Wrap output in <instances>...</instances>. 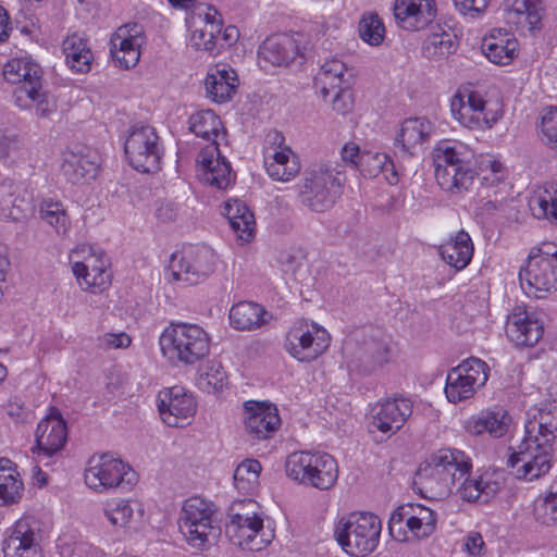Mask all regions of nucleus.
Masks as SVG:
<instances>
[{"instance_id": "1", "label": "nucleus", "mask_w": 557, "mask_h": 557, "mask_svg": "<svg viewBox=\"0 0 557 557\" xmlns=\"http://www.w3.org/2000/svg\"><path fill=\"white\" fill-rule=\"evenodd\" d=\"M471 459L456 448H442L423 461L414 478L419 493L428 499L443 500L455 495L469 503L494 495L498 485L482 476H471Z\"/></svg>"}, {"instance_id": "2", "label": "nucleus", "mask_w": 557, "mask_h": 557, "mask_svg": "<svg viewBox=\"0 0 557 557\" xmlns=\"http://www.w3.org/2000/svg\"><path fill=\"white\" fill-rule=\"evenodd\" d=\"M3 77L10 84L18 85L13 98L22 110H33L38 117H49L57 111V99L42 88L41 67L30 58H16L3 66Z\"/></svg>"}, {"instance_id": "3", "label": "nucleus", "mask_w": 557, "mask_h": 557, "mask_svg": "<svg viewBox=\"0 0 557 557\" xmlns=\"http://www.w3.org/2000/svg\"><path fill=\"white\" fill-rule=\"evenodd\" d=\"M345 174L335 162L311 164L304 172L298 185V197L302 206L314 212L333 208L343 193Z\"/></svg>"}, {"instance_id": "4", "label": "nucleus", "mask_w": 557, "mask_h": 557, "mask_svg": "<svg viewBox=\"0 0 557 557\" xmlns=\"http://www.w3.org/2000/svg\"><path fill=\"white\" fill-rule=\"evenodd\" d=\"M449 107L453 119L471 131L491 129L504 115L498 97H488L470 85L457 89Z\"/></svg>"}, {"instance_id": "5", "label": "nucleus", "mask_w": 557, "mask_h": 557, "mask_svg": "<svg viewBox=\"0 0 557 557\" xmlns=\"http://www.w3.org/2000/svg\"><path fill=\"white\" fill-rule=\"evenodd\" d=\"M228 518L225 533L234 545L259 552L270 544L273 535L264 532L263 512L257 502L252 499L234 502L230 507Z\"/></svg>"}, {"instance_id": "6", "label": "nucleus", "mask_w": 557, "mask_h": 557, "mask_svg": "<svg viewBox=\"0 0 557 557\" xmlns=\"http://www.w3.org/2000/svg\"><path fill=\"white\" fill-rule=\"evenodd\" d=\"M159 343L164 357L184 364H194L210 351V337L198 324L171 323Z\"/></svg>"}, {"instance_id": "7", "label": "nucleus", "mask_w": 557, "mask_h": 557, "mask_svg": "<svg viewBox=\"0 0 557 557\" xmlns=\"http://www.w3.org/2000/svg\"><path fill=\"white\" fill-rule=\"evenodd\" d=\"M381 530V521L375 515L351 512L338 518L334 535L346 554L366 557L376 548Z\"/></svg>"}, {"instance_id": "8", "label": "nucleus", "mask_w": 557, "mask_h": 557, "mask_svg": "<svg viewBox=\"0 0 557 557\" xmlns=\"http://www.w3.org/2000/svg\"><path fill=\"white\" fill-rule=\"evenodd\" d=\"M286 474L300 484L326 491L338 479V466L333 456L323 451H295L285 462Z\"/></svg>"}, {"instance_id": "9", "label": "nucleus", "mask_w": 557, "mask_h": 557, "mask_svg": "<svg viewBox=\"0 0 557 557\" xmlns=\"http://www.w3.org/2000/svg\"><path fill=\"white\" fill-rule=\"evenodd\" d=\"M522 289L536 298L557 290V247L543 244L532 248L519 271Z\"/></svg>"}, {"instance_id": "10", "label": "nucleus", "mask_w": 557, "mask_h": 557, "mask_svg": "<svg viewBox=\"0 0 557 557\" xmlns=\"http://www.w3.org/2000/svg\"><path fill=\"white\" fill-rule=\"evenodd\" d=\"M215 507L201 497H190L184 502L180 512V530L187 543L196 548H205L220 535Z\"/></svg>"}, {"instance_id": "11", "label": "nucleus", "mask_w": 557, "mask_h": 557, "mask_svg": "<svg viewBox=\"0 0 557 557\" xmlns=\"http://www.w3.org/2000/svg\"><path fill=\"white\" fill-rule=\"evenodd\" d=\"M85 483L96 492L109 490L131 491L137 482L136 472L110 454L94 455L85 470Z\"/></svg>"}, {"instance_id": "12", "label": "nucleus", "mask_w": 557, "mask_h": 557, "mask_svg": "<svg viewBox=\"0 0 557 557\" xmlns=\"http://www.w3.org/2000/svg\"><path fill=\"white\" fill-rule=\"evenodd\" d=\"M437 524V512L421 504H405L393 511L388 521L392 537L412 542L431 536Z\"/></svg>"}, {"instance_id": "13", "label": "nucleus", "mask_w": 557, "mask_h": 557, "mask_svg": "<svg viewBox=\"0 0 557 557\" xmlns=\"http://www.w3.org/2000/svg\"><path fill=\"white\" fill-rule=\"evenodd\" d=\"M330 342V334L324 327L313 321L300 319L289 329L285 348L298 361L310 362L329 348Z\"/></svg>"}, {"instance_id": "14", "label": "nucleus", "mask_w": 557, "mask_h": 557, "mask_svg": "<svg viewBox=\"0 0 557 557\" xmlns=\"http://www.w3.org/2000/svg\"><path fill=\"white\" fill-rule=\"evenodd\" d=\"M553 445L522 437L520 444L509 455L507 466L520 480L533 481L550 470Z\"/></svg>"}, {"instance_id": "15", "label": "nucleus", "mask_w": 557, "mask_h": 557, "mask_svg": "<svg viewBox=\"0 0 557 557\" xmlns=\"http://www.w3.org/2000/svg\"><path fill=\"white\" fill-rule=\"evenodd\" d=\"M490 368L479 358H469L453 368L446 377L445 395L449 403L470 399L488 380Z\"/></svg>"}, {"instance_id": "16", "label": "nucleus", "mask_w": 557, "mask_h": 557, "mask_svg": "<svg viewBox=\"0 0 557 557\" xmlns=\"http://www.w3.org/2000/svg\"><path fill=\"white\" fill-rule=\"evenodd\" d=\"M124 150L131 165L138 172L151 173L160 169L162 148L153 127L134 126L125 140Z\"/></svg>"}, {"instance_id": "17", "label": "nucleus", "mask_w": 557, "mask_h": 557, "mask_svg": "<svg viewBox=\"0 0 557 557\" xmlns=\"http://www.w3.org/2000/svg\"><path fill=\"white\" fill-rule=\"evenodd\" d=\"M216 256L206 246H190L173 256L171 276L184 285H196L209 277L215 270Z\"/></svg>"}, {"instance_id": "18", "label": "nucleus", "mask_w": 557, "mask_h": 557, "mask_svg": "<svg viewBox=\"0 0 557 557\" xmlns=\"http://www.w3.org/2000/svg\"><path fill=\"white\" fill-rule=\"evenodd\" d=\"M263 161L268 175L277 182H289L300 172L298 156L285 144L277 131L267 134L263 145Z\"/></svg>"}, {"instance_id": "19", "label": "nucleus", "mask_w": 557, "mask_h": 557, "mask_svg": "<svg viewBox=\"0 0 557 557\" xmlns=\"http://www.w3.org/2000/svg\"><path fill=\"white\" fill-rule=\"evenodd\" d=\"M39 521L25 516L7 529L2 541L3 557H42Z\"/></svg>"}, {"instance_id": "20", "label": "nucleus", "mask_w": 557, "mask_h": 557, "mask_svg": "<svg viewBox=\"0 0 557 557\" xmlns=\"http://www.w3.org/2000/svg\"><path fill=\"white\" fill-rule=\"evenodd\" d=\"M161 420L172 428H184L191 423L197 411V401L191 393L182 386L163 388L157 396Z\"/></svg>"}, {"instance_id": "21", "label": "nucleus", "mask_w": 557, "mask_h": 557, "mask_svg": "<svg viewBox=\"0 0 557 557\" xmlns=\"http://www.w3.org/2000/svg\"><path fill=\"white\" fill-rule=\"evenodd\" d=\"M187 23L190 32L189 46L197 51L216 54V38L222 27L221 13L212 5L198 7Z\"/></svg>"}, {"instance_id": "22", "label": "nucleus", "mask_w": 557, "mask_h": 557, "mask_svg": "<svg viewBox=\"0 0 557 557\" xmlns=\"http://www.w3.org/2000/svg\"><path fill=\"white\" fill-rule=\"evenodd\" d=\"M242 418L245 432L259 441L271 438L281 426L278 410L270 401H245Z\"/></svg>"}, {"instance_id": "23", "label": "nucleus", "mask_w": 557, "mask_h": 557, "mask_svg": "<svg viewBox=\"0 0 557 557\" xmlns=\"http://www.w3.org/2000/svg\"><path fill=\"white\" fill-rule=\"evenodd\" d=\"M147 38L143 25L129 23L120 26L111 36V54L123 69L134 67L140 59Z\"/></svg>"}, {"instance_id": "24", "label": "nucleus", "mask_w": 557, "mask_h": 557, "mask_svg": "<svg viewBox=\"0 0 557 557\" xmlns=\"http://www.w3.org/2000/svg\"><path fill=\"white\" fill-rule=\"evenodd\" d=\"M305 37L301 34H281L267 38L261 45L258 57L262 64L287 66L302 57Z\"/></svg>"}, {"instance_id": "25", "label": "nucleus", "mask_w": 557, "mask_h": 557, "mask_svg": "<svg viewBox=\"0 0 557 557\" xmlns=\"http://www.w3.org/2000/svg\"><path fill=\"white\" fill-rule=\"evenodd\" d=\"M412 413V401L401 395L377 401L371 408V425L382 433H396Z\"/></svg>"}, {"instance_id": "26", "label": "nucleus", "mask_w": 557, "mask_h": 557, "mask_svg": "<svg viewBox=\"0 0 557 557\" xmlns=\"http://www.w3.org/2000/svg\"><path fill=\"white\" fill-rule=\"evenodd\" d=\"M102 513L108 522L117 530L136 532L146 522L145 506L138 499L109 498L103 503Z\"/></svg>"}, {"instance_id": "27", "label": "nucleus", "mask_w": 557, "mask_h": 557, "mask_svg": "<svg viewBox=\"0 0 557 557\" xmlns=\"http://www.w3.org/2000/svg\"><path fill=\"white\" fill-rule=\"evenodd\" d=\"M393 12L400 28L417 32L435 18L437 8L435 0H395Z\"/></svg>"}, {"instance_id": "28", "label": "nucleus", "mask_w": 557, "mask_h": 557, "mask_svg": "<svg viewBox=\"0 0 557 557\" xmlns=\"http://www.w3.org/2000/svg\"><path fill=\"white\" fill-rule=\"evenodd\" d=\"M197 163V175L205 184L218 189H225L234 181L231 165L221 157L216 145H208L202 148Z\"/></svg>"}, {"instance_id": "29", "label": "nucleus", "mask_w": 557, "mask_h": 557, "mask_svg": "<svg viewBox=\"0 0 557 557\" xmlns=\"http://www.w3.org/2000/svg\"><path fill=\"white\" fill-rule=\"evenodd\" d=\"M524 437L553 445L557 437V403H545L529 409Z\"/></svg>"}, {"instance_id": "30", "label": "nucleus", "mask_w": 557, "mask_h": 557, "mask_svg": "<svg viewBox=\"0 0 557 557\" xmlns=\"http://www.w3.org/2000/svg\"><path fill=\"white\" fill-rule=\"evenodd\" d=\"M98 157L86 147L69 149L62 154L61 171L67 181L81 184L94 180L98 172Z\"/></svg>"}, {"instance_id": "31", "label": "nucleus", "mask_w": 557, "mask_h": 557, "mask_svg": "<svg viewBox=\"0 0 557 557\" xmlns=\"http://www.w3.org/2000/svg\"><path fill=\"white\" fill-rule=\"evenodd\" d=\"M35 437L38 457H51L66 442V423L59 413L52 412L38 423Z\"/></svg>"}, {"instance_id": "32", "label": "nucleus", "mask_w": 557, "mask_h": 557, "mask_svg": "<svg viewBox=\"0 0 557 557\" xmlns=\"http://www.w3.org/2000/svg\"><path fill=\"white\" fill-rule=\"evenodd\" d=\"M481 51L490 62L505 66L518 55L519 44L512 33L504 28H494L483 37Z\"/></svg>"}, {"instance_id": "33", "label": "nucleus", "mask_w": 557, "mask_h": 557, "mask_svg": "<svg viewBox=\"0 0 557 557\" xmlns=\"http://www.w3.org/2000/svg\"><path fill=\"white\" fill-rule=\"evenodd\" d=\"M506 333L517 346H533L542 338L544 327L533 314L517 309L507 317Z\"/></svg>"}, {"instance_id": "34", "label": "nucleus", "mask_w": 557, "mask_h": 557, "mask_svg": "<svg viewBox=\"0 0 557 557\" xmlns=\"http://www.w3.org/2000/svg\"><path fill=\"white\" fill-rule=\"evenodd\" d=\"M512 422L511 416L502 407L481 411L465 421V429L471 435L487 433L499 438L507 434Z\"/></svg>"}, {"instance_id": "35", "label": "nucleus", "mask_w": 557, "mask_h": 557, "mask_svg": "<svg viewBox=\"0 0 557 557\" xmlns=\"http://www.w3.org/2000/svg\"><path fill=\"white\" fill-rule=\"evenodd\" d=\"M238 86L236 72L227 64L211 66L205 79L207 97L216 103H224L235 95Z\"/></svg>"}, {"instance_id": "36", "label": "nucleus", "mask_w": 557, "mask_h": 557, "mask_svg": "<svg viewBox=\"0 0 557 557\" xmlns=\"http://www.w3.org/2000/svg\"><path fill=\"white\" fill-rule=\"evenodd\" d=\"M505 18L518 29L533 32L540 29L542 5L540 0H505Z\"/></svg>"}, {"instance_id": "37", "label": "nucleus", "mask_w": 557, "mask_h": 557, "mask_svg": "<svg viewBox=\"0 0 557 557\" xmlns=\"http://www.w3.org/2000/svg\"><path fill=\"white\" fill-rule=\"evenodd\" d=\"M433 131L434 125L426 117L406 119L395 136V146L404 152L413 154L417 147L430 139Z\"/></svg>"}, {"instance_id": "38", "label": "nucleus", "mask_w": 557, "mask_h": 557, "mask_svg": "<svg viewBox=\"0 0 557 557\" xmlns=\"http://www.w3.org/2000/svg\"><path fill=\"white\" fill-rule=\"evenodd\" d=\"M474 246L470 235L460 230L438 247L442 259L457 271L468 267L473 257Z\"/></svg>"}, {"instance_id": "39", "label": "nucleus", "mask_w": 557, "mask_h": 557, "mask_svg": "<svg viewBox=\"0 0 557 557\" xmlns=\"http://www.w3.org/2000/svg\"><path fill=\"white\" fill-rule=\"evenodd\" d=\"M435 175L449 180L447 168L458 165L466 159H471L469 147L460 141L445 139L438 141L432 151Z\"/></svg>"}, {"instance_id": "40", "label": "nucleus", "mask_w": 557, "mask_h": 557, "mask_svg": "<svg viewBox=\"0 0 557 557\" xmlns=\"http://www.w3.org/2000/svg\"><path fill=\"white\" fill-rule=\"evenodd\" d=\"M62 50L66 65L73 72L85 74L90 71L94 55L83 35L73 33L66 36L62 44Z\"/></svg>"}, {"instance_id": "41", "label": "nucleus", "mask_w": 557, "mask_h": 557, "mask_svg": "<svg viewBox=\"0 0 557 557\" xmlns=\"http://www.w3.org/2000/svg\"><path fill=\"white\" fill-rule=\"evenodd\" d=\"M189 129L197 136L208 141L209 145H219L225 140L220 117L212 110H201L189 117Z\"/></svg>"}, {"instance_id": "42", "label": "nucleus", "mask_w": 557, "mask_h": 557, "mask_svg": "<svg viewBox=\"0 0 557 557\" xmlns=\"http://www.w3.org/2000/svg\"><path fill=\"white\" fill-rule=\"evenodd\" d=\"M529 208L536 219H545L557 225V185L545 183L529 199Z\"/></svg>"}, {"instance_id": "43", "label": "nucleus", "mask_w": 557, "mask_h": 557, "mask_svg": "<svg viewBox=\"0 0 557 557\" xmlns=\"http://www.w3.org/2000/svg\"><path fill=\"white\" fill-rule=\"evenodd\" d=\"M457 47V36L450 29L437 25L424 39L422 53L430 60H441L454 53Z\"/></svg>"}, {"instance_id": "44", "label": "nucleus", "mask_w": 557, "mask_h": 557, "mask_svg": "<svg viewBox=\"0 0 557 557\" xmlns=\"http://www.w3.org/2000/svg\"><path fill=\"white\" fill-rule=\"evenodd\" d=\"M24 491V484L14 463L5 458L0 459V505L17 503Z\"/></svg>"}, {"instance_id": "45", "label": "nucleus", "mask_w": 557, "mask_h": 557, "mask_svg": "<svg viewBox=\"0 0 557 557\" xmlns=\"http://www.w3.org/2000/svg\"><path fill=\"white\" fill-rule=\"evenodd\" d=\"M446 172L449 180L435 175L436 182L443 190L451 195H461L470 190L474 182V172L470 166V159L463 160L458 165L447 168Z\"/></svg>"}, {"instance_id": "46", "label": "nucleus", "mask_w": 557, "mask_h": 557, "mask_svg": "<svg viewBox=\"0 0 557 557\" xmlns=\"http://www.w3.org/2000/svg\"><path fill=\"white\" fill-rule=\"evenodd\" d=\"M267 314L264 308L258 304L243 301L231 308L230 322L237 330L249 331L264 324Z\"/></svg>"}, {"instance_id": "47", "label": "nucleus", "mask_w": 557, "mask_h": 557, "mask_svg": "<svg viewBox=\"0 0 557 557\" xmlns=\"http://www.w3.org/2000/svg\"><path fill=\"white\" fill-rule=\"evenodd\" d=\"M363 176L375 177L383 173L385 180L395 185L398 182V175L389 157L381 152H362L357 168Z\"/></svg>"}, {"instance_id": "48", "label": "nucleus", "mask_w": 557, "mask_h": 557, "mask_svg": "<svg viewBox=\"0 0 557 557\" xmlns=\"http://www.w3.org/2000/svg\"><path fill=\"white\" fill-rule=\"evenodd\" d=\"M72 272L75 277L88 275L87 271L108 270L109 260L103 251H94L90 247L81 246L70 252Z\"/></svg>"}, {"instance_id": "49", "label": "nucleus", "mask_w": 557, "mask_h": 557, "mask_svg": "<svg viewBox=\"0 0 557 557\" xmlns=\"http://www.w3.org/2000/svg\"><path fill=\"white\" fill-rule=\"evenodd\" d=\"M39 215L58 235H67L71 228V220L62 202L53 199H44L39 205Z\"/></svg>"}, {"instance_id": "50", "label": "nucleus", "mask_w": 557, "mask_h": 557, "mask_svg": "<svg viewBox=\"0 0 557 557\" xmlns=\"http://www.w3.org/2000/svg\"><path fill=\"white\" fill-rule=\"evenodd\" d=\"M346 73L347 67L345 63L338 59L326 60L322 64L317 78V85L323 100L327 99V90L330 88L343 87V84L346 83Z\"/></svg>"}, {"instance_id": "51", "label": "nucleus", "mask_w": 557, "mask_h": 557, "mask_svg": "<svg viewBox=\"0 0 557 557\" xmlns=\"http://www.w3.org/2000/svg\"><path fill=\"white\" fill-rule=\"evenodd\" d=\"M262 467L256 459L242 461L234 471V485L244 494L253 493L259 485V476Z\"/></svg>"}, {"instance_id": "52", "label": "nucleus", "mask_w": 557, "mask_h": 557, "mask_svg": "<svg viewBox=\"0 0 557 557\" xmlns=\"http://www.w3.org/2000/svg\"><path fill=\"white\" fill-rule=\"evenodd\" d=\"M197 386L207 393H214L226 384V373L219 361L209 360L198 369Z\"/></svg>"}, {"instance_id": "53", "label": "nucleus", "mask_w": 557, "mask_h": 557, "mask_svg": "<svg viewBox=\"0 0 557 557\" xmlns=\"http://www.w3.org/2000/svg\"><path fill=\"white\" fill-rule=\"evenodd\" d=\"M533 515L542 525L557 527V483L553 484L545 495L536 499Z\"/></svg>"}, {"instance_id": "54", "label": "nucleus", "mask_w": 557, "mask_h": 557, "mask_svg": "<svg viewBox=\"0 0 557 557\" xmlns=\"http://www.w3.org/2000/svg\"><path fill=\"white\" fill-rule=\"evenodd\" d=\"M359 36L370 46H380L385 37V26L376 13H366L359 22Z\"/></svg>"}, {"instance_id": "55", "label": "nucleus", "mask_w": 557, "mask_h": 557, "mask_svg": "<svg viewBox=\"0 0 557 557\" xmlns=\"http://www.w3.org/2000/svg\"><path fill=\"white\" fill-rule=\"evenodd\" d=\"M507 171L503 163L491 154L482 156L479 161V177L485 186L503 182Z\"/></svg>"}, {"instance_id": "56", "label": "nucleus", "mask_w": 557, "mask_h": 557, "mask_svg": "<svg viewBox=\"0 0 557 557\" xmlns=\"http://www.w3.org/2000/svg\"><path fill=\"white\" fill-rule=\"evenodd\" d=\"M537 128L542 140L557 149V107L550 106L542 109Z\"/></svg>"}, {"instance_id": "57", "label": "nucleus", "mask_w": 557, "mask_h": 557, "mask_svg": "<svg viewBox=\"0 0 557 557\" xmlns=\"http://www.w3.org/2000/svg\"><path fill=\"white\" fill-rule=\"evenodd\" d=\"M392 359V349L387 343L373 342L367 348L364 370L373 372L389 363Z\"/></svg>"}, {"instance_id": "58", "label": "nucleus", "mask_w": 557, "mask_h": 557, "mask_svg": "<svg viewBox=\"0 0 557 557\" xmlns=\"http://www.w3.org/2000/svg\"><path fill=\"white\" fill-rule=\"evenodd\" d=\"M86 275L76 277L79 287L84 292L98 293L106 289L111 282V273L109 270L98 269L97 272L87 271Z\"/></svg>"}, {"instance_id": "59", "label": "nucleus", "mask_w": 557, "mask_h": 557, "mask_svg": "<svg viewBox=\"0 0 557 557\" xmlns=\"http://www.w3.org/2000/svg\"><path fill=\"white\" fill-rule=\"evenodd\" d=\"M325 101H330L332 110L342 115L350 112L354 107L352 94L346 87L330 88Z\"/></svg>"}, {"instance_id": "60", "label": "nucleus", "mask_w": 557, "mask_h": 557, "mask_svg": "<svg viewBox=\"0 0 557 557\" xmlns=\"http://www.w3.org/2000/svg\"><path fill=\"white\" fill-rule=\"evenodd\" d=\"M228 223L237 237L243 242H249L252 238L255 230V216L249 210L245 214L228 220Z\"/></svg>"}, {"instance_id": "61", "label": "nucleus", "mask_w": 557, "mask_h": 557, "mask_svg": "<svg viewBox=\"0 0 557 557\" xmlns=\"http://www.w3.org/2000/svg\"><path fill=\"white\" fill-rule=\"evenodd\" d=\"M24 153V144L16 136L0 134V160L20 158Z\"/></svg>"}, {"instance_id": "62", "label": "nucleus", "mask_w": 557, "mask_h": 557, "mask_svg": "<svg viewBox=\"0 0 557 557\" xmlns=\"http://www.w3.org/2000/svg\"><path fill=\"white\" fill-rule=\"evenodd\" d=\"M454 5L459 13L465 16L475 18L480 16L487 8L490 0H453Z\"/></svg>"}, {"instance_id": "63", "label": "nucleus", "mask_w": 557, "mask_h": 557, "mask_svg": "<svg viewBox=\"0 0 557 557\" xmlns=\"http://www.w3.org/2000/svg\"><path fill=\"white\" fill-rule=\"evenodd\" d=\"M99 343L104 349H124L131 345L132 338L125 332L104 333L99 338Z\"/></svg>"}, {"instance_id": "64", "label": "nucleus", "mask_w": 557, "mask_h": 557, "mask_svg": "<svg viewBox=\"0 0 557 557\" xmlns=\"http://www.w3.org/2000/svg\"><path fill=\"white\" fill-rule=\"evenodd\" d=\"M154 214L159 221L163 223H169L176 219L177 207L175 206V203L171 201L161 200L157 202Z\"/></svg>"}]
</instances>
